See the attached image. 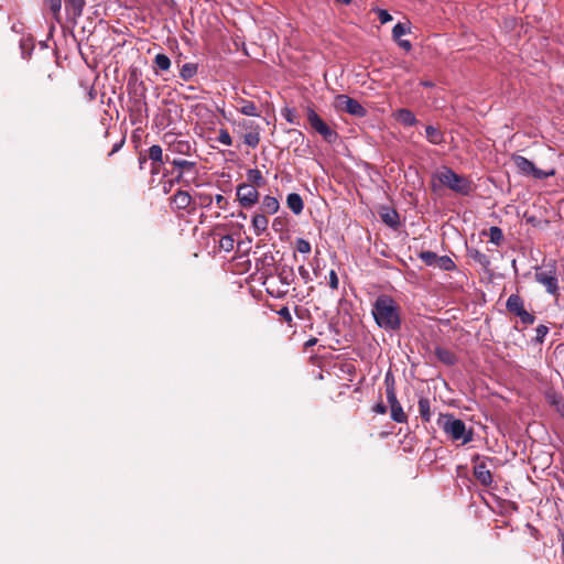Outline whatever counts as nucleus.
Instances as JSON below:
<instances>
[{"label": "nucleus", "mask_w": 564, "mask_h": 564, "mask_svg": "<svg viewBox=\"0 0 564 564\" xmlns=\"http://www.w3.org/2000/svg\"><path fill=\"white\" fill-rule=\"evenodd\" d=\"M372 411L376 413H379V414H386L388 411V408L383 402H379L372 408Z\"/></svg>", "instance_id": "56"}, {"label": "nucleus", "mask_w": 564, "mask_h": 564, "mask_svg": "<svg viewBox=\"0 0 564 564\" xmlns=\"http://www.w3.org/2000/svg\"><path fill=\"white\" fill-rule=\"evenodd\" d=\"M165 161L171 163L177 172L183 173V175L193 178L194 181H197L198 170L196 162L181 159L170 160L169 155L165 156Z\"/></svg>", "instance_id": "10"}, {"label": "nucleus", "mask_w": 564, "mask_h": 564, "mask_svg": "<svg viewBox=\"0 0 564 564\" xmlns=\"http://www.w3.org/2000/svg\"><path fill=\"white\" fill-rule=\"evenodd\" d=\"M433 177L443 186L463 196H468L474 189L473 182L468 177L457 174L448 166H442Z\"/></svg>", "instance_id": "2"}, {"label": "nucleus", "mask_w": 564, "mask_h": 564, "mask_svg": "<svg viewBox=\"0 0 564 564\" xmlns=\"http://www.w3.org/2000/svg\"><path fill=\"white\" fill-rule=\"evenodd\" d=\"M334 107L337 111L347 112L359 118L367 115V109L357 99L350 98L347 95H337L334 100Z\"/></svg>", "instance_id": "8"}, {"label": "nucleus", "mask_w": 564, "mask_h": 564, "mask_svg": "<svg viewBox=\"0 0 564 564\" xmlns=\"http://www.w3.org/2000/svg\"><path fill=\"white\" fill-rule=\"evenodd\" d=\"M286 205L295 215H300L304 209V202L297 193H291L286 196Z\"/></svg>", "instance_id": "22"}, {"label": "nucleus", "mask_w": 564, "mask_h": 564, "mask_svg": "<svg viewBox=\"0 0 564 564\" xmlns=\"http://www.w3.org/2000/svg\"><path fill=\"white\" fill-rule=\"evenodd\" d=\"M251 226L257 236L262 235L268 229L269 226V219L267 215L257 212L252 217Z\"/></svg>", "instance_id": "18"}, {"label": "nucleus", "mask_w": 564, "mask_h": 564, "mask_svg": "<svg viewBox=\"0 0 564 564\" xmlns=\"http://www.w3.org/2000/svg\"><path fill=\"white\" fill-rule=\"evenodd\" d=\"M434 355L438 361L446 366H454L458 360L457 356L453 351L441 346L435 347Z\"/></svg>", "instance_id": "16"}, {"label": "nucleus", "mask_w": 564, "mask_h": 564, "mask_svg": "<svg viewBox=\"0 0 564 564\" xmlns=\"http://www.w3.org/2000/svg\"><path fill=\"white\" fill-rule=\"evenodd\" d=\"M398 43V45L403 48L404 51L409 52L412 50V44L410 41L408 40H401L399 39L398 41H395Z\"/></svg>", "instance_id": "57"}, {"label": "nucleus", "mask_w": 564, "mask_h": 564, "mask_svg": "<svg viewBox=\"0 0 564 564\" xmlns=\"http://www.w3.org/2000/svg\"><path fill=\"white\" fill-rule=\"evenodd\" d=\"M373 12L377 13L378 19L382 24H386L392 20V15L384 9L375 8Z\"/></svg>", "instance_id": "46"}, {"label": "nucleus", "mask_w": 564, "mask_h": 564, "mask_svg": "<svg viewBox=\"0 0 564 564\" xmlns=\"http://www.w3.org/2000/svg\"><path fill=\"white\" fill-rule=\"evenodd\" d=\"M164 141L167 143V150L172 153L189 155L192 152V144L188 140L177 139L173 134L166 133Z\"/></svg>", "instance_id": "11"}, {"label": "nucleus", "mask_w": 564, "mask_h": 564, "mask_svg": "<svg viewBox=\"0 0 564 564\" xmlns=\"http://www.w3.org/2000/svg\"><path fill=\"white\" fill-rule=\"evenodd\" d=\"M518 316L522 324L532 325L535 322V316L529 313L524 307L514 314Z\"/></svg>", "instance_id": "40"}, {"label": "nucleus", "mask_w": 564, "mask_h": 564, "mask_svg": "<svg viewBox=\"0 0 564 564\" xmlns=\"http://www.w3.org/2000/svg\"><path fill=\"white\" fill-rule=\"evenodd\" d=\"M299 274L304 280L305 283L311 281L310 272L304 265L299 267Z\"/></svg>", "instance_id": "55"}, {"label": "nucleus", "mask_w": 564, "mask_h": 564, "mask_svg": "<svg viewBox=\"0 0 564 564\" xmlns=\"http://www.w3.org/2000/svg\"><path fill=\"white\" fill-rule=\"evenodd\" d=\"M489 238H490V242H492L496 246H500L503 241V232H502L501 228H499L497 226L490 227Z\"/></svg>", "instance_id": "37"}, {"label": "nucleus", "mask_w": 564, "mask_h": 564, "mask_svg": "<svg viewBox=\"0 0 564 564\" xmlns=\"http://www.w3.org/2000/svg\"><path fill=\"white\" fill-rule=\"evenodd\" d=\"M161 164L162 163H156V164H154L153 162L151 163V174L152 175H155V174L160 173Z\"/></svg>", "instance_id": "60"}, {"label": "nucleus", "mask_w": 564, "mask_h": 564, "mask_svg": "<svg viewBox=\"0 0 564 564\" xmlns=\"http://www.w3.org/2000/svg\"><path fill=\"white\" fill-rule=\"evenodd\" d=\"M417 405H419V412H420L422 420L424 422H430L431 416H432L430 399L425 398V397L420 398Z\"/></svg>", "instance_id": "26"}, {"label": "nucleus", "mask_w": 564, "mask_h": 564, "mask_svg": "<svg viewBox=\"0 0 564 564\" xmlns=\"http://www.w3.org/2000/svg\"><path fill=\"white\" fill-rule=\"evenodd\" d=\"M247 184H251L256 188L262 187L267 184L265 178L258 169H250L247 171Z\"/></svg>", "instance_id": "23"}, {"label": "nucleus", "mask_w": 564, "mask_h": 564, "mask_svg": "<svg viewBox=\"0 0 564 564\" xmlns=\"http://www.w3.org/2000/svg\"><path fill=\"white\" fill-rule=\"evenodd\" d=\"M193 178H189L183 173L177 172L175 177L169 182L170 186H173L174 183L183 184L184 186H189L191 184L195 183Z\"/></svg>", "instance_id": "42"}, {"label": "nucleus", "mask_w": 564, "mask_h": 564, "mask_svg": "<svg viewBox=\"0 0 564 564\" xmlns=\"http://www.w3.org/2000/svg\"><path fill=\"white\" fill-rule=\"evenodd\" d=\"M257 124H254L253 121H249V120H242L241 122H239V127L243 128V129H249L250 131L253 130L256 128Z\"/></svg>", "instance_id": "58"}, {"label": "nucleus", "mask_w": 564, "mask_h": 564, "mask_svg": "<svg viewBox=\"0 0 564 564\" xmlns=\"http://www.w3.org/2000/svg\"><path fill=\"white\" fill-rule=\"evenodd\" d=\"M425 137L430 143L435 145L442 144L445 141L443 131L434 126H426Z\"/></svg>", "instance_id": "21"}, {"label": "nucleus", "mask_w": 564, "mask_h": 564, "mask_svg": "<svg viewBox=\"0 0 564 564\" xmlns=\"http://www.w3.org/2000/svg\"><path fill=\"white\" fill-rule=\"evenodd\" d=\"M336 2L343 3V4H349L351 0H335Z\"/></svg>", "instance_id": "64"}, {"label": "nucleus", "mask_w": 564, "mask_h": 564, "mask_svg": "<svg viewBox=\"0 0 564 564\" xmlns=\"http://www.w3.org/2000/svg\"><path fill=\"white\" fill-rule=\"evenodd\" d=\"M420 85H422V86H424V87H427V88H432V87H434V83H433V82H431V80H422V82L420 83Z\"/></svg>", "instance_id": "61"}, {"label": "nucleus", "mask_w": 564, "mask_h": 564, "mask_svg": "<svg viewBox=\"0 0 564 564\" xmlns=\"http://www.w3.org/2000/svg\"><path fill=\"white\" fill-rule=\"evenodd\" d=\"M148 158L154 164L166 162L165 159H163L162 148L160 145H158V144H153L152 147L149 148V150H148Z\"/></svg>", "instance_id": "30"}, {"label": "nucleus", "mask_w": 564, "mask_h": 564, "mask_svg": "<svg viewBox=\"0 0 564 564\" xmlns=\"http://www.w3.org/2000/svg\"><path fill=\"white\" fill-rule=\"evenodd\" d=\"M306 118L311 128L321 134L327 143H334L338 139V133L333 130L315 111L314 107L307 105L305 107Z\"/></svg>", "instance_id": "5"}, {"label": "nucleus", "mask_w": 564, "mask_h": 564, "mask_svg": "<svg viewBox=\"0 0 564 564\" xmlns=\"http://www.w3.org/2000/svg\"><path fill=\"white\" fill-rule=\"evenodd\" d=\"M128 93L134 95L133 106L130 109V119L133 124L141 123L144 118H148V105L145 102V86L143 82H139L137 77L130 76L128 80Z\"/></svg>", "instance_id": "3"}, {"label": "nucleus", "mask_w": 564, "mask_h": 564, "mask_svg": "<svg viewBox=\"0 0 564 564\" xmlns=\"http://www.w3.org/2000/svg\"><path fill=\"white\" fill-rule=\"evenodd\" d=\"M384 386L386 391H395V379L391 370H389L384 376Z\"/></svg>", "instance_id": "47"}, {"label": "nucleus", "mask_w": 564, "mask_h": 564, "mask_svg": "<svg viewBox=\"0 0 564 564\" xmlns=\"http://www.w3.org/2000/svg\"><path fill=\"white\" fill-rule=\"evenodd\" d=\"M328 283H329L330 289H333V290L338 289L339 280H338V276H337V273L335 272V270H330Z\"/></svg>", "instance_id": "50"}, {"label": "nucleus", "mask_w": 564, "mask_h": 564, "mask_svg": "<svg viewBox=\"0 0 564 564\" xmlns=\"http://www.w3.org/2000/svg\"><path fill=\"white\" fill-rule=\"evenodd\" d=\"M217 140L227 147H230L232 144V139H231L228 130H226V129L219 130V135H218Z\"/></svg>", "instance_id": "48"}, {"label": "nucleus", "mask_w": 564, "mask_h": 564, "mask_svg": "<svg viewBox=\"0 0 564 564\" xmlns=\"http://www.w3.org/2000/svg\"><path fill=\"white\" fill-rule=\"evenodd\" d=\"M280 208L279 200L270 195H265L261 202V205L259 207V212L264 215H273L278 213Z\"/></svg>", "instance_id": "17"}, {"label": "nucleus", "mask_w": 564, "mask_h": 564, "mask_svg": "<svg viewBox=\"0 0 564 564\" xmlns=\"http://www.w3.org/2000/svg\"><path fill=\"white\" fill-rule=\"evenodd\" d=\"M545 399L557 412L564 413V397L561 393L554 390H547L545 392Z\"/></svg>", "instance_id": "19"}, {"label": "nucleus", "mask_w": 564, "mask_h": 564, "mask_svg": "<svg viewBox=\"0 0 564 564\" xmlns=\"http://www.w3.org/2000/svg\"><path fill=\"white\" fill-rule=\"evenodd\" d=\"M511 161L518 169V172L524 176H532L535 180H546L555 175V170L544 171L538 169L534 163L520 154H512Z\"/></svg>", "instance_id": "6"}, {"label": "nucleus", "mask_w": 564, "mask_h": 564, "mask_svg": "<svg viewBox=\"0 0 564 564\" xmlns=\"http://www.w3.org/2000/svg\"><path fill=\"white\" fill-rule=\"evenodd\" d=\"M197 73V64L195 63H185L180 72V77L183 80H189L192 79Z\"/></svg>", "instance_id": "31"}, {"label": "nucleus", "mask_w": 564, "mask_h": 564, "mask_svg": "<svg viewBox=\"0 0 564 564\" xmlns=\"http://www.w3.org/2000/svg\"><path fill=\"white\" fill-rule=\"evenodd\" d=\"M386 394H387V401L390 406L400 403L397 398L395 391H386Z\"/></svg>", "instance_id": "54"}, {"label": "nucleus", "mask_w": 564, "mask_h": 564, "mask_svg": "<svg viewBox=\"0 0 564 564\" xmlns=\"http://www.w3.org/2000/svg\"><path fill=\"white\" fill-rule=\"evenodd\" d=\"M380 217L387 226L393 229H397L400 226V216L394 208L382 207Z\"/></svg>", "instance_id": "15"}, {"label": "nucleus", "mask_w": 564, "mask_h": 564, "mask_svg": "<svg viewBox=\"0 0 564 564\" xmlns=\"http://www.w3.org/2000/svg\"><path fill=\"white\" fill-rule=\"evenodd\" d=\"M549 333V327L545 325H539L535 328V343L542 344L544 341V338L546 334Z\"/></svg>", "instance_id": "44"}, {"label": "nucleus", "mask_w": 564, "mask_h": 564, "mask_svg": "<svg viewBox=\"0 0 564 564\" xmlns=\"http://www.w3.org/2000/svg\"><path fill=\"white\" fill-rule=\"evenodd\" d=\"M371 314L376 324L386 332L397 333L401 329V307L392 296L380 294L372 304Z\"/></svg>", "instance_id": "1"}, {"label": "nucleus", "mask_w": 564, "mask_h": 564, "mask_svg": "<svg viewBox=\"0 0 564 564\" xmlns=\"http://www.w3.org/2000/svg\"><path fill=\"white\" fill-rule=\"evenodd\" d=\"M276 313L289 326H292L293 317L288 306L281 307Z\"/></svg>", "instance_id": "45"}, {"label": "nucleus", "mask_w": 564, "mask_h": 564, "mask_svg": "<svg viewBox=\"0 0 564 564\" xmlns=\"http://www.w3.org/2000/svg\"><path fill=\"white\" fill-rule=\"evenodd\" d=\"M295 247L296 251H299L300 253H310L312 249L311 243L303 238H299L296 240Z\"/></svg>", "instance_id": "43"}, {"label": "nucleus", "mask_w": 564, "mask_h": 564, "mask_svg": "<svg viewBox=\"0 0 564 564\" xmlns=\"http://www.w3.org/2000/svg\"><path fill=\"white\" fill-rule=\"evenodd\" d=\"M235 240L232 236H223L219 240V248L226 252H230L234 249Z\"/></svg>", "instance_id": "41"}, {"label": "nucleus", "mask_w": 564, "mask_h": 564, "mask_svg": "<svg viewBox=\"0 0 564 564\" xmlns=\"http://www.w3.org/2000/svg\"><path fill=\"white\" fill-rule=\"evenodd\" d=\"M410 32V28L404 23H397L392 29V39L398 41L401 36Z\"/></svg>", "instance_id": "39"}, {"label": "nucleus", "mask_w": 564, "mask_h": 564, "mask_svg": "<svg viewBox=\"0 0 564 564\" xmlns=\"http://www.w3.org/2000/svg\"><path fill=\"white\" fill-rule=\"evenodd\" d=\"M124 142H126V137L121 135L120 139L117 142H115V144L112 145V149L108 153V156H111L115 153H117L123 147Z\"/></svg>", "instance_id": "51"}, {"label": "nucleus", "mask_w": 564, "mask_h": 564, "mask_svg": "<svg viewBox=\"0 0 564 564\" xmlns=\"http://www.w3.org/2000/svg\"><path fill=\"white\" fill-rule=\"evenodd\" d=\"M66 9L69 10L74 18L83 15L86 0H65Z\"/></svg>", "instance_id": "25"}, {"label": "nucleus", "mask_w": 564, "mask_h": 564, "mask_svg": "<svg viewBox=\"0 0 564 564\" xmlns=\"http://www.w3.org/2000/svg\"><path fill=\"white\" fill-rule=\"evenodd\" d=\"M523 307H524V301L519 294H511L506 302L507 311L513 315L516 313H518Z\"/></svg>", "instance_id": "24"}, {"label": "nucleus", "mask_w": 564, "mask_h": 564, "mask_svg": "<svg viewBox=\"0 0 564 564\" xmlns=\"http://www.w3.org/2000/svg\"><path fill=\"white\" fill-rule=\"evenodd\" d=\"M294 272L292 268L283 267L279 272V279L282 284L290 285L294 281Z\"/></svg>", "instance_id": "35"}, {"label": "nucleus", "mask_w": 564, "mask_h": 564, "mask_svg": "<svg viewBox=\"0 0 564 564\" xmlns=\"http://www.w3.org/2000/svg\"><path fill=\"white\" fill-rule=\"evenodd\" d=\"M272 228L274 231H282L284 228V220L281 217H276L273 219Z\"/></svg>", "instance_id": "53"}, {"label": "nucleus", "mask_w": 564, "mask_h": 564, "mask_svg": "<svg viewBox=\"0 0 564 564\" xmlns=\"http://www.w3.org/2000/svg\"><path fill=\"white\" fill-rule=\"evenodd\" d=\"M147 163V156L144 155H139V165H140V169H143V165Z\"/></svg>", "instance_id": "62"}, {"label": "nucleus", "mask_w": 564, "mask_h": 564, "mask_svg": "<svg viewBox=\"0 0 564 564\" xmlns=\"http://www.w3.org/2000/svg\"><path fill=\"white\" fill-rule=\"evenodd\" d=\"M474 476L476 480L485 487L492 484V475L485 462H480L474 466Z\"/></svg>", "instance_id": "12"}, {"label": "nucleus", "mask_w": 564, "mask_h": 564, "mask_svg": "<svg viewBox=\"0 0 564 564\" xmlns=\"http://www.w3.org/2000/svg\"><path fill=\"white\" fill-rule=\"evenodd\" d=\"M534 276L536 282L545 286L547 293L558 295V280L554 264L545 265L544 270L541 267H535Z\"/></svg>", "instance_id": "7"}, {"label": "nucleus", "mask_w": 564, "mask_h": 564, "mask_svg": "<svg viewBox=\"0 0 564 564\" xmlns=\"http://www.w3.org/2000/svg\"><path fill=\"white\" fill-rule=\"evenodd\" d=\"M171 203L178 210L186 209L192 203V196L188 192L178 189L172 197Z\"/></svg>", "instance_id": "14"}, {"label": "nucleus", "mask_w": 564, "mask_h": 564, "mask_svg": "<svg viewBox=\"0 0 564 564\" xmlns=\"http://www.w3.org/2000/svg\"><path fill=\"white\" fill-rule=\"evenodd\" d=\"M154 66L160 70H169L171 67V59L165 54H156L154 57Z\"/></svg>", "instance_id": "34"}, {"label": "nucleus", "mask_w": 564, "mask_h": 564, "mask_svg": "<svg viewBox=\"0 0 564 564\" xmlns=\"http://www.w3.org/2000/svg\"><path fill=\"white\" fill-rule=\"evenodd\" d=\"M391 419L397 423H406L408 415L404 413L403 408L400 403L390 406Z\"/></svg>", "instance_id": "28"}, {"label": "nucleus", "mask_w": 564, "mask_h": 564, "mask_svg": "<svg viewBox=\"0 0 564 564\" xmlns=\"http://www.w3.org/2000/svg\"><path fill=\"white\" fill-rule=\"evenodd\" d=\"M239 102L241 104L239 111L242 115L250 116V117H259L260 116L258 108L253 101L240 98Z\"/></svg>", "instance_id": "27"}, {"label": "nucleus", "mask_w": 564, "mask_h": 564, "mask_svg": "<svg viewBox=\"0 0 564 564\" xmlns=\"http://www.w3.org/2000/svg\"><path fill=\"white\" fill-rule=\"evenodd\" d=\"M243 142L245 144H247L248 147L254 149L258 147L259 142H260V133H259V127L256 126V128L249 132H247L245 135H243Z\"/></svg>", "instance_id": "29"}, {"label": "nucleus", "mask_w": 564, "mask_h": 564, "mask_svg": "<svg viewBox=\"0 0 564 564\" xmlns=\"http://www.w3.org/2000/svg\"><path fill=\"white\" fill-rule=\"evenodd\" d=\"M282 117L290 123L300 124L295 108L284 107L281 110Z\"/></svg>", "instance_id": "38"}, {"label": "nucleus", "mask_w": 564, "mask_h": 564, "mask_svg": "<svg viewBox=\"0 0 564 564\" xmlns=\"http://www.w3.org/2000/svg\"><path fill=\"white\" fill-rule=\"evenodd\" d=\"M435 267L444 271H454L456 269L455 262L448 256H438Z\"/></svg>", "instance_id": "33"}, {"label": "nucleus", "mask_w": 564, "mask_h": 564, "mask_svg": "<svg viewBox=\"0 0 564 564\" xmlns=\"http://www.w3.org/2000/svg\"><path fill=\"white\" fill-rule=\"evenodd\" d=\"M215 202H216L217 206H218L220 209H226V208H227V206L229 205L228 199H227L225 196L220 195V194H217V195L215 196Z\"/></svg>", "instance_id": "52"}, {"label": "nucleus", "mask_w": 564, "mask_h": 564, "mask_svg": "<svg viewBox=\"0 0 564 564\" xmlns=\"http://www.w3.org/2000/svg\"><path fill=\"white\" fill-rule=\"evenodd\" d=\"M44 6H46L53 14V18L59 22L61 21V9H62V0H43Z\"/></svg>", "instance_id": "32"}, {"label": "nucleus", "mask_w": 564, "mask_h": 564, "mask_svg": "<svg viewBox=\"0 0 564 564\" xmlns=\"http://www.w3.org/2000/svg\"><path fill=\"white\" fill-rule=\"evenodd\" d=\"M394 119L404 127H413L417 123L415 115L408 108H400L393 113Z\"/></svg>", "instance_id": "13"}, {"label": "nucleus", "mask_w": 564, "mask_h": 564, "mask_svg": "<svg viewBox=\"0 0 564 564\" xmlns=\"http://www.w3.org/2000/svg\"><path fill=\"white\" fill-rule=\"evenodd\" d=\"M437 253L426 250L419 253V258L429 267H435L437 261Z\"/></svg>", "instance_id": "36"}, {"label": "nucleus", "mask_w": 564, "mask_h": 564, "mask_svg": "<svg viewBox=\"0 0 564 564\" xmlns=\"http://www.w3.org/2000/svg\"><path fill=\"white\" fill-rule=\"evenodd\" d=\"M175 173V169L173 167V170L169 171V170H164L163 171V176H167V175H173Z\"/></svg>", "instance_id": "63"}, {"label": "nucleus", "mask_w": 564, "mask_h": 564, "mask_svg": "<svg viewBox=\"0 0 564 564\" xmlns=\"http://www.w3.org/2000/svg\"><path fill=\"white\" fill-rule=\"evenodd\" d=\"M198 198L200 202V206L205 207V208L210 207V205L213 204V200H214L212 195H209V194H199Z\"/></svg>", "instance_id": "49"}, {"label": "nucleus", "mask_w": 564, "mask_h": 564, "mask_svg": "<svg viewBox=\"0 0 564 564\" xmlns=\"http://www.w3.org/2000/svg\"><path fill=\"white\" fill-rule=\"evenodd\" d=\"M467 256L475 262H477L479 265H481V268L485 270H488L491 265L489 257L479 251L478 249L467 248Z\"/></svg>", "instance_id": "20"}, {"label": "nucleus", "mask_w": 564, "mask_h": 564, "mask_svg": "<svg viewBox=\"0 0 564 564\" xmlns=\"http://www.w3.org/2000/svg\"><path fill=\"white\" fill-rule=\"evenodd\" d=\"M444 433L453 441L460 442L462 445L468 444L474 438L473 429H467L464 421L456 419L453 414L443 416V421H438Z\"/></svg>", "instance_id": "4"}, {"label": "nucleus", "mask_w": 564, "mask_h": 564, "mask_svg": "<svg viewBox=\"0 0 564 564\" xmlns=\"http://www.w3.org/2000/svg\"><path fill=\"white\" fill-rule=\"evenodd\" d=\"M316 343H317V338L312 337V338H310L308 340L305 341L304 348L307 350L308 348L315 346Z\"/></svg>", "instance_id": "59"}, {"label": "nucleus", "mask_w": 564, "mask_h": 564, "mask_svg": "<svg viewBox=\"0 0 564 564\" xmlns=\"http://www.w3.org/2000/svg\"><path fill=\"white\" fill-rule=\"evenodd\" d=\"M236 196L241 207L250 208L259 200V192L251 184L241 183L236 188Z\"/></svg>", "instance_id": "9"}]
</instances>
